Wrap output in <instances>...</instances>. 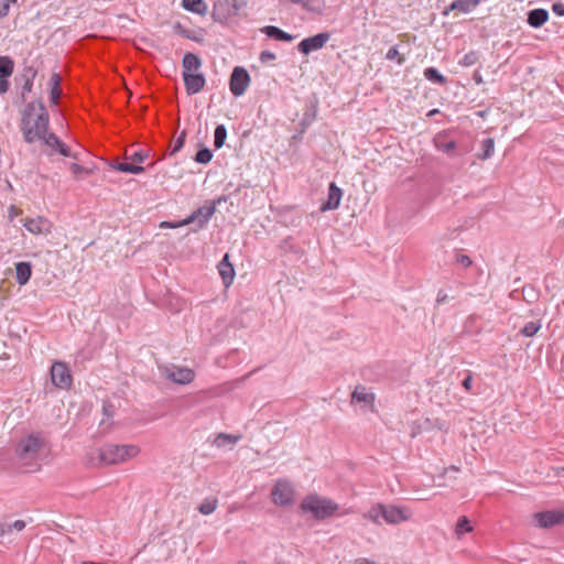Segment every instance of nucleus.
I'll use <instances>...</instances> for the list:
<instances>
[{"mask_svg": "<svg viewBox=\"0 0 564 564\" xmlns=\"http://www.w3.org/2000/svg\"><path fill=\"white\" fill-rule=\"evenodd\" d=\"M50 127V115L42 100L29 102L21 118V132L26 143H34L44 138Z\"/></svg>", "mask_w": 564, "mask_h": 564, "instance_id": "obj_1", "label": "nucleus"}, {"mask_svg": "<svg viewBox=\"0 0 564 564\" xmlns=\"http://www.w3.org/2000/svg\"><path fill=\"white\" fill-rule=\"evenodd\" d=\"M45 449L46 442L40 433H32L21 438L14 451L19 467L29 473L37 471Z\"/></svg>", "mask_w": 564, "mask_h": 564, "instance_id": "obj_2", "label": "nucleus"}, {"mask_svg": "<svg viewBox=\"0 0 564 564\" xmlns=\"http://www.w3.org/2000/svg\"><path fill=\"white\" fill-rule=\"evenodd\" d=\"M140 448L133 444H106L99 449V460L105 465H117L137 457Z\"/></svg>", "mask_w": 564, "mask_h": 564, "instance_id": "obj_3", "label": "nucleus"}, {"mask_svg": "<svg viewBox=\"0 0 564 564\" xmlns=\"http://www.w3.org/2000/svg\"><path fill=\"white\" fill-rule=\"evenodd\" d=\"M300 508L303 512L311 513L316 520H325L335 514L338 505L329 498L312 494L302 500Z\"/></svg>", "mask_w": 564, "mask_h": 564, "instance_id": "obj_4", "label": "nucleus"}, {"mask_svg": "<svg viewBox=\"0 0 564 564\" xmlns=\"http://www.w3.org/2000/svg\"><path fill=\"white\" fill-rule=\"evenodd\" d=\"M216 212V204L213 202L210 205H205L194 210L188 217L184 218L178 223L163 221L162 228H178L189 224H196L197 229H202L206 226L209 219Z\"/></svg>", "mask_w": 564, "mask_h": 564, "instance_id": "obj_5", "label": "nucleus"}, {"mask_svg": "<svg viewBox=\"0 0 564 564\" xmlns=\"http://www.w3.org/2000/svg\"><path fill=\"white\" fill-rule=\"evenodd\" d=\"M246 4L245 0H216L213 8V18L217 22L226 23L231 18L237 17Z\"/></svg>", "mask_w": 564, "mask_h": 564, "instance_id": "obj_6", "label": "nucleus"}, {"mask_svg": "<svg viewBox=\"0 0 564 564\" xmlns=\"http://www.w3.org/2000/svg\"><path fill=\"white\" fill-rule=\"evenodd\" d=\"M272 501L280 507H288L294 502V488L286 479H279L271 491Z\"/></svg>", "mask_w": 564, "mask_h": 564, "instance_id": "obj_7", "label": "nucleus"}, {"mask_svg": "<svg viewBox=\"0 0 564 564\" xmlns=\"http://www.w3.org/2000/svg\"><path fill=\"white\" fill-rule=\"evenodd\" d=\"M249 83L250 76L247 69L240 66L235 67L229 80V88L231 94L236 97L243 95L249 86Z\"/></svg>", "mask_w": 564, "mask_h": 564, "instance_id": "obj_8", "label": "nucleus"}, {"mask_svg": "<svg viewBox=\"0 0 564 564\" xmlns=\"http://www.w3.org/2000/svg\"><path fill=\"white\" fill-rule=\"evenodd\" d=\"M536 527L549 529L564 523V510H546L533 514Z\"/></svg>", "mask_w": 564, "mask_h": 564, "instance_id": "obj_9", "label": "nucleus"}, {"mask_svg": "<svg viewBox=\"0 0 564 564\" xmlns=\"http://www.w3.org/2000/svg\"><path fill=\"white\" fill-rule=\"evenodd\" d=\"M51 378L54 386L67 389L72 386V376L65 362L56 361L51 368Z\"/></svg>", "mask_w": 564, "mask_h": 564, "instance_id": "obj_10", "label": "nucleus"}, {"mask_svg": "<svg viewBox=\"0 0 564 564\" xmlns=\"http://www.w3.org/2000/svg\"><path fill=\"white\" fill-rule=\"evenodd\" d=\"M412 516L408 507H397L392 505H383V522L389 524H398L408 521Z\"/></svg>", "mask_w": 564, "mask_h": 564, "instance_id": "obj_11", "label": "nucleus"}, {"mask_svg": "<svg viewBox=\"0 0 564 564\" xmlns=\"http://www.w3.org/2000/svg\"><path fill=\"white\" fill-rule=\"evenodd\" d=\"M40 141L50 149V155L58 153L65 158L73 156L69 147L53 132L47 131Z\"/></svg>", "mask_w": 564, "mask_h": 564, "instance_id": "obj_12", "label": "nucleus"}, {"mask_svg": "<svg viewBox=\"0 0 564 564\" xmlns=\"http://www.w3.org/2000/svg\"><path fill=\"white\" fill-rule=\"evenodd\" d=\"M330 35L326 32L318 33L314 36L306 37L302 40L299 45L297 50L303 54H310L314 51H318L328 42Z\"/></svg>", "mask_w": 564, "mask_h": 564, "instance_id": "obj_13", "label": "nucleus"}, {"mask_svg": "<svg viewBox=\"0 0 564 564\" xmlns=\"http://www.w3.org/2000/svg\"><path fill=\"white\" fill-rule=\"evenodd\" d=\"M24 228L33 235H46L52 231V223L42 216L35 218H25L23 220Z\"/></svg>", "mask_w": 564, "mask_h": 564, "instance_id": "obj_14", "label": "nucleus"}, {"mask_svg": "<svg viewBox=\"0 0 564 564\" xmlns=\"http://www.w3.org/2000/svg\"><path fill=\"white\" fill-rule=\"evenodd\" d=\"M165 376L169 380L175 383L187 384L194 380L195 372L186 367H173L171 369H165Z\"/></svg>", "mask_w": 564, "mask_h": 564, "instance_id": "obj_15", "label": "nucleus"}, {"mask_svg": "<svg viewBox=\"0 0 564 564\" xmlns=\"http://www.w3.org/2000/svg\"><path fill=\"white\" fill-rule=\"evenodd\" d=\"M376 395L373 392L368 391L365 386H357L351 393V403H362L371 411L375 410Z\"/></svg>", "mask_w": 564, "mask_h": 564, "instance_id": "obj_16", "label": "nucleus"}, {"mask_svg": "<svg viewBox=\"0 0 564 564\" xmlns=\"http://www.w3.org/2000/svg\"><path fill=\"white\" fill-rule=\"evenodd\" d=\"M184 85L188 95L198 94L205 86V77L203 74H194L183 72Z\"/></svg>", "mask_w": 564, "mask_h": 564, "instance_id": "obj_17", "label": "nucleus"}, {"mask_svg": "<svg viewBox=\"0 0 564 564\" xmlns=\"http://www.w3.org/2000/svg\"><path fill=\"white\" fill-rule=\"evenodd\" d=\"M343 191L332 182L328 187L327 200L322 204L321 212L337 209L340 205Z\"/></svg>", "mask_w": 564, "mask_h": 564, "instance_id": "obj_18", "label": "nucleus"}, {"mask_svg": "<svg viewBox=\"0 0 564 564\" xmlns=\"http://www.w3.org/2000/svg\"><path fill=\"white\" fill-rule=\"evenodd\" d=\"M434 145L438 151L449 156L456 155V142L451 139L446 132L438 133L434 137Z\"/></svg>", "mask_w": 564, "mask_h": 564, "instance_id": "obj_19", "label": "nucleus"}, {"mask_svg": "<svg viewBox=\"0 0 564 564\" xmlns=\"http://www.w3.org/2000/svg\"><path fill=\"white\" fill-rule=\"evenodd\" d=\"M219 274L224 281L225 286L231 285L235 278L234 265L229 262V256L226 253L218 265Z\"/></svg>", "mask_w": 564, "mask_h": 564, "instance_id": "obj_20", "label": "nucleus"}, {"mask_svg": "<svg viewBox=\"0 0 564 564\" xmlns=\"http://www.w3.org/2000/svg\"><path fill=\"white\" fill-rule=\"evenodd\" d=\"M480 0H455L444 11V14H448L449 11H459L462 13H469L476 9Z\"/></svg>", "mask_w": 564, "mask_h": 564, "instance_id": "obj_21", "label": "nucleus"}, {"mask_svg": "<svg viewBox=\"0 0 564 564\" xmlns=\"http://www.w3.org/2000/svg\"><path fill=\"white\" fill-rule=\"evenodd\" d=\"M260 32L276 41L291 42L294 39L290 33L274 25L263 26L260 29Z\"/></svg>", "mask_w": 564, "mask_h": 564, "instance_id": "obj_22", "label": "nucleus"}, {"mask_svg": "<svg viewBox=\"0 0 564 564\" xmlns=\"http://www.w3.org/2000/svg\"><path fill=\"white\" fill-rule=\"evenodd\" d=\"M549 19V12L545 9H533L528 13V23L532 28L542 26Z\"/></svg>", "mask_w": 564, "mask_h": 564, "instance_id": "obj_23", "label": "nucleus"}, {"mask_svg": "<svg viewBox=\"0 0 564 564\" xmlns=\"http://www.w3.org/2000/svg\"><path fill=\"white\" fill-rule=\"evenodd\" d=\"M61 76L57 73H53L48 79L50 85V101L53 105H57L61 97Z\"/></svg>", "mask_w": 564, "mask_h": 564, "instance_id": "obj_24", "label": "nucleus"}, {"mask_svg": "<svg viewBox=\"0 0 564 564\" xmlns=\"http://www.w3.org/2000/svg\"><path fill=\"white\" fill-rule=\"evenodd\" d=\"M17 282L20 285H24L29 282L32 269L30 262H19L15 265Z\"/></svg>", "mask_w": 564, "mask_h": 564, "instance_id": "obj_25", "label": "nucleus"}, {"mask_svg": "<svg viewBox=\"0 0 564 564\" xmlns=\"http://www.w3.org/2000/svg\"><path fill=\"white\" fill-rule=\"evenodd\" d=\"M364 519H367L376 524H382L383 522V503L373 505L367 512L362 514Z\"/></svg>", "mask_w": 564, "mask_h": 564, "instance_id": "obj_26", "label": "nucleus"}, {"mask_svg": "<svg viewBox=\"0 0 564 564\" xmlns=\"http://www.w3.org/2000/svg\"><path fill=\"white\" fill-rule=\"evenodd\" d=\"M109 165L111 169L122 172V173L141 174L144 172V167L139 164H131V163H127V162L121 163V162L115 161V162H111Z\"/></svg>", "mask_w": 564, "mask_h": 564, "instance_id": "obj_27", "label": "nucleus"}, {"mask_svg": "<svg viewBox=\"0 0 564 564\" xmlns=\"http://www.w3.org/2000/svg\"><path fill=\"white\" fill-rule=\"evenodd\" d=\"M183 72L192 73L202 66V61L198 55L194 53H186L182 61Z\"/></svg>", "mask_w": 564, "mask_h": 564, "instance_id": "obj_28", "label": "nucleus"}, {"mask_svg": "<svg viewBox=\"0 0 564 564\" xmlns=\"http://www.w3.org/2000/svg\"><path fill=\"white\" fill-rule=\"evenodd\" d=\"M241 440V435H234L227 433H219L213 441V445L216 447H225L227 445H235Z\"/></svg>", "mask_w": 564, "mask_h": 564, "instance_id": "obj_29", "label": "nucleus"}, {"mask_svg": "<svg viewBox=\"0 0 564 564\" xmlns=\"http://www.w3.org/2000/svg\"><path fill=\"white\" fill-rule=\"evenodd\" d=\"M183 8L187 11L205 14L207 11V6L203 0H182Z\"/></svg>", "mask_w": 564, "mask_h": 564, "instance_id": "obj_30", "label": "nucleus"}, {"mask_svg": "<svg viewBox=\"0 0 564 564\" xmlns=\"http://www.w3.org/2000/svg\"><path fill=\"white\" fill-rule=\"evenodd\" d=\"M481 153L477 154V158L486 161L494 155L495 152V140L492 138H486L481 141Z\"/></svg>", "mask_w": 564, "mask_h": 564, "instance_id": "obj_31", "label": "nucleus"}, {"mask_svg": "<svg viewBox=\"0 0 564 564\" xmlns=\"http://www.w3.org/2000/svg\"><path fill=\"white\" fill-rule=\"evenodd\" d=\"M14 63L9 56H0V77H10L13 74Z\"/></svg>", "mask_w": 564, "mask_h": 564, "instance_id": "obj_32", "label": "nucleus"}, {"mask_svg": "<svg viewBox=\"0 0 564 564\" xmlns=\"http://www.w3.org/2000/svg\"><path fill=\"white\" fill-rule=\"evenodd\" d=\"M424 77L435 84H446V77L443 76L435 67H427L424 70Z\"/></svg>", "mask_w": 564, "mask_h": 564, "instance_id": "obj_33", "label": "nucleus"}, {"mask_svg": "<svg viewBox=\"0 0 564 564\" xmlns=\"http://www.w3.org/2000/svg\"><path fill=\"white\" fill-rule=\"evenodd\" d=\"M218 506V499L213 498H206L197 508V510L205 516H208L213 513Z\"/></svg>", "mask_w": 564, "mask_h": 564, "instance_id": "obj_34", "label": "nucleus"}, {"mask_svg": "<svg viewBox=\"0 0 564 564\" xmlns=\"http://www.w3.org/2000/svg\"><path fill=\"white\" fill-rule=\"evenodd\" d=\"M227 129L224 124H218L214 132V145L216 149H220L226 140Z\"/></svg>", "mask_w": 564, "mask_h": 564, "instance_id": "obj_35", "label": "nucleus"}, {"mask_svg": "<svg viewBox=\"0 0 564 564\" xmlns=\"http://www.w3.org/2000/svg\"><path fill=\"white\" fill-rule=\"evenodd\" d=\"M471 531L473 527L470 525L468 518L465 516L459 517L455 528V533L457 534V536H460Z\"/></svg>", "mask_w": 564, "mask_h": 564, "instance_id": "obj_36", "label": "nucleus"}, {"mask_svg": "<svg viewBox=\"0 0 564 564\" xmlns=\"http://www.w3.org/2000/svg\"><path fill=\"white\" fill-rule=\"evenodd\" d=\"M541 328V324L540 322H528L523 327L522 329L520 330V333L524 336V337H532L534 336L539 329Z\"/></svg>", "mask_w": 564, "mask_h": 564, "instance_id": "obj_37", "label": "nucleus"}, {"mask_svg": "<svg viewBox=\"0 0 564 564\" xmlns=\"http://www.w3.org/2000/svg\"><path fill=\"white\" fill-rule=\"evenodd\" d=\"M479 61V53L476 51H470L464 55L460 59L459 64L464 67H469L475 65Z\"/></svg>", "mask_w": 564, "mask_h": 564, "instance_id": "obj_38", "label": "nucleus"}, {"mask_svg": "<svg viewBox=\"0 0 564 564\" xmlns=\"http://www.w3.org/2000/svg\"><path fill=\"white\" fill-rule=\"evenodd\" d=\"M213 153L208 148L200 149L195 154V161L199 164H207L212 161Z\"/></svg>", "mask_w": 564, "mask_h": 564, "instance_id": "obj_39", "label": "nucleus"}, {"mask_svg": "<svg viewBox=\"0 0 564 564\" xmlns=\"http://www.w3.org/2000/svg\"><path fill=\"white\" fill-rule=\"evenodd\" d=\"M185 138H186V132L182 131L180 133V135L175 139V141L170 150V155H174L184 147Z\"/></svg>", "mask_w": 564, "mask_h": 564, "instance_id": "obj_40", "label": "nucleus"}, {"mask_svg": "<svg viewBox=\"0 0 564 564\" xmlns=\"http://www.w3.org/2000/svg\"><path fill=\"white\" fill-rule=\"evenodd\" d=\"M386 58L389 61L397 59L399 65H402L404 63V57L400 55L398 46L390 47L386 54Z\"/></svg>", "mask_w": 564, "mask_h": 564, "instance_id": "obj_41", "label": "nucleus"}, {"mask_svg": "<svg viewBox=\"0 0 564 564\" xmlns=\"http://www.w3.org/2000/svg\"><path fill=\"white\" fill-rule=\"evenodd\" d=\"M69 170H70L72 174L74 176H76V177L82 175V174H90L91 173L90 169L82 166V165H79L77 163H72L69 165Z\"/></svg>", "mask_w": 564, "mask_h": 564, "instance_id": "obj_42", "label": "nucleus"}, {"mask_svg": "<svg viewBox=\"0 0 564 564\" xmlns=\"http://www.w3.org/2000/svg\"><path fill=\"white\" fill-rule=\"evenodd\" d=\"M17 0H0V19L6 18L9 14L11 3Z\"/></svg>", "mask_w": 564, "mask_h": 564, "instance_id": "obj_43", "label": "nucleus"}, {"mask_svg": "<svg viewBox=\"0 0 564 564\" xmlns=\"http://www.w3.org/2000/svg\"><path fill=\"white\" fill-rule=\"evenodd\" d=\"M147 159H148V153H145L143 151H137V152H134L133 154H131L129 156V160H131L132 162L138 163L139 165L141 163H143Z\"/></svg>", "mask_w": 564, "mask_h": 564, "instance_id": "obj_44", "label": "nucleus"}, {"mask_svg": "<svg viewBox=\"0 0 564 564\" xmlns=\"http://www.w3.org/2000/svg\"><path fill=\"white\" fill-rule=\"evenodd\" d=\"M462 386L466 391H468V392L471 391V388H473V372L471 371H469V370L466 371V376L462 381Z\"/></svg>", "mask_w": 564, "mask_h": 564, "instance_id": "obj_45", "label": "nucleus"}, {"mask_svg": "<svg viewBox=\"0 0 564 564\" xmlns=\"http://www.w3.org/2000/svg\"><path fill=\"white\" fill-rule=\"evenodd\" d=\"M276 55L271 51H262L259 56V61L263 64L274 61Z\"/></svg>", "mask_w": 564, "mask_h": 564, "instance_id": "obj_46", "label": "nucleus"}, {"mask_svg": "<svg viewBox=\"0 0 564 564\" xmlns=\"http://www.w3.org/2000/svg\"><path fill=\"white\" fill-rule=\"evenodd\" d=\"M456 261H457V263L462 264L464 268H468L473 263L471 259L466 254H458L456 257Z\"/></svg>", "mask_w": 564, "mask_h": 564, "instance_id": "obj_47", "label": "nucleus"}, {"mask_svg": "<svg viewBox=\"0 0 564 564\" xmlns=\"http://www.w3.org/2000/svg\"><path fill=\"white\" fill-rule=\"evenodd\" d=\"M552 11L557 17H564V3L563 2H555V3H553Z\"/></svg>", "mask_w": 564, "mask_h": 564, "instance_id": "obj_48", "label": "nucleus"}, {"mask_svg": "<svg viewBox=\"0 0 564 564\" xmlns=\"http://www.w3.org/2000/svg\"><path fill=\"white\" fill-rule=\"evenodd\" d=\"M11 530L20 532L25 528V522L23 520H15L14 522L10 523Z\"/></svg>", "mask_w": 564, "mask_h": 564, "instance_id": "obj_49", "label": "nucleus"}, {"mask_svg": "<svg viewBox=\"0 0 564 564\" xmlns=\"http://www.w3.org/2000/svg\"><path fill=\"white\" fill-rule=\"evenodd\" d=\"M10 533H12L10 523H8V522L0 523V536L4 538L6 535H8Z\"/></svg>", "mask_w": 564, "mask_h": 564, "instance_id": "obj_50", "label": "nucleus"}, {"mask_svg": "<svg viewBox=\"0 0 564 564\" xmlns=\"http://www.w3.org/2000/svg\"><path fill=\"white\" fill-rule=\"evenodd\" d=\"M9 77H0V94H6L9 90L10 84Z\"/></svg>", "mask_w": 564, "mask_h": 564, "instance_id": "obj_51", "label": "nucleus"}, {"mask_svg": "<svg viewBox=\"0 0 564 564\" xmlns=\"http://www.w3.org/2000/svg\"><path fill=\"white\" fill-rule=\"evenodd\" d=\"M35 76H36V70L33 69L32 67L24 69V73H23L24 79H30L31 82H33Z\"/></svg>", "mask_w": 564, "mask_h": 564, "instance_id": "obj_52", "label": "nucleus"}, {"mask_svg": "<svg viewBox=\"0 0 564 564\" xmlns=\"http://www.w3.org/2000/svg\"><path fill=\"white\" fill-rule=\"evenodd\" d=\"M447 299H448V295L446 294V292L443 290H440L437 293V296H436V304L441 305V304L445 303L447 301Z\"/></svg>", "mask_w": 564, "mask_h": 564, "instance_id": "obj_53", "label": "nucleus"}, {"mask_svg": "<svg viewBox=\"0 0 564 564\" xmlns=\"http://www.w3.org/2000/svg\"><path fill=\"white\" fill-rule=\"evenodd\" d=\"M288 1L291 3H294V4H301L303 8L310 10L311 3L313 0H288Z\"/></svg>", "mask_w": 564, "mask_h": 564, "instance_id": "obj_54", "label": "nucleus"}, {"mask_svg": "<svg viewBox=\"0 0 564 564\" xmlns=\"http://www.w3.org/2000/svg\"><path fill=\"white\" fill-rule=\"evenodd\" d=\"M32 87H33V82H31L30 79H25L24 84L22 86V95H24L25 93H31Z\"/></svg>", "mask_w": 564, "mask_h": 564, "instance_id": "obj_55", "label": "nucleus"}, {"mask_svg": "<svg viewBox=\"0 0 564 564\" xmlns=\"http://www.w3.org/2000/svg\"><path fill=\"white\" fill-rule=\"evenodd\" d=\"M356 564H375V562H371L368 558H358Z\"/></svg>", "mask_w": 564, "mask_h": 564, "instance_id": "obj_56", "label": "nucleus"}, {"mask_svg": "<svg viewBox=\"0 0 564 564\" xmlns=\"http://www.w3.org/2000/svg\"><path fill=\"white\" fill-rule=\"evenodd\" d=\"M182 35L186 39L197 41V39L195 36H192L188 31H183Z\"/></svg>", "mask_w": 564, "mask_h": 564, "instance_id": "obj_57", "label": "nucleus"}, {"mask_svg": "<svg viewBox=\"0 0 564 564\" xmlns=\"http://www.w3.org/2000/svg\"><path fill=\"white\" fill-rule=\"evenodd\" d=\"M474 79H475V82H476L477 84L482 83L481 76L479 75V73H478V72H476V73L474 74Z\"/></svg>", "mask_w": 564, "mask_h": 564, "instance_id": "obj_58", "label": "nucleus"}, {"mask_svg": "<svg viewBox=\"0 0 564 564\" xmlns=\"http://www.w3.org/2000/svg\"><path fill=\"white\" fill-rule=\"evenodd\" d=\"M104 411H105L106 413H109V410H107V408H106V406H104Z\"/></svg>", "mask_w": 564, "mask_h": 564, "instance_id": "obj_59", "label": "nucleus"}, {"mask_svg": "<svg viewBox=\"0 0 564 564\" xmlns=\"http://www.w3.org/2000/svg\"><path fill=\"white\" fill-rule=\"evenodd\" d=\"M104 411H105L106 413H109V410H107V408H106V406H104Z\"/></svg>", "mask_w": 564, "mask_h": 564, "instance_id": "obj_60", "label": "nucleus"}]
</instances>
